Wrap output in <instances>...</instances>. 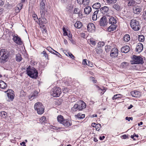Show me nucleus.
I'll return each mask as SVG.
<instances>
[{
    "label": "nucleus",
    "instance_id": "nucleus-1",
    "mask_svg": "<svg viewBox=\"0 0 146 146\" xmlns=\"http://www.w3.org/2000/svg\"><path fill=\"white\" fill-rule=\"evenodd\" d=\"M9 56V52L7 50H0V62L4 63L7 61Z\"/></svg>",
    "mask_w": 146,
    "mask_h": 146
},
{
    "label": "nucleus",
    "instance_id": "nucleus-2",
    "mask_svg": "<svg viewBox=\"0 0 146 146\" xmlns=\"http://www.w3.org/2000/svg\"><path fill=\"white\" fill-rule=\"evenodd\" d=\"M27 75L33 78H36L38 76V73L36 70L33 67L29 66L27 69Z\"/></svg>",
    "mask_w": 146,
    "mask_h": 146
},
{
    "label": "nucleus",
    "instance_id": "nucleus-3",
    "mask_svg": "<svg viewBox=\"0 0 146 146\" xmlns=\"http://www.w3.org/2000/svg\"><path fill=\"white\" fill-rule=\"evenodd\" d=\"M86 105L85 103L82 101L80 100L77 104H75L72 108L71 110L73 112L80 111L86 108Z\"/></svg>",
    "mask_w": 146,
    "mask_h": 146
},
{
    "label": "nucleus",
    "instance_id": "nucleus-4",
    "mask_svg": "<svg viewBox=\"0 0 146 146\" xmlns=\"http://www.w3.org/2000/svg\"><path fill=\"white\" fill-rule=\"evenodd\" d=\"M35 109L36 110L38 114H41L44 111V108L41 103L38 102L36 103L34 106Z\"/></svg>",
    "mask_w": 146,
    "mask_h": 146
},
{
    "label": "nucleus",
    "instance_id": "nucleus-5",
    "mask_svg": "<svg viewBox=\"0 0 146 146\" xmlns=\"http://www.w3.org/2000/svg\"><path fill=\"white\" fill-rule=\"evenodd\" d=\"M41 17L38 19L39 24L40 27L44 26V24L47 23V21L46 19V15L47 13H40Z\"/></svg>",
    "mask_w": 146,
    "mask_h": 146
},
{
    "label": "nucleus",
    "instance_id": "nucleus-6",
    "mask_svg": "<svg viewBox=\"0 0 146 146\" xmlns=\"http://www.w3.org/2000/svg\"><path fill=\"white\" fill-rule=\"evenodd\" d=\"M61 93L60 88L58 87L53 88L51 91L52 95L55 97L59 96Z\"/></svg>",
    "mask_w": 146,
    "mask_h": 146
},
{
    "label": "nucleus",
    "instance_id": "nucleus-7",
    "mask_svg": "<svg viewBox=\"0 0 146 146\" xmlns=\"http://www.w3.org/2000/svg\"><path fill=\"white\" fill-rule=\"evenodd\" d=\"M46 0H41L40 4V13H46L47 12V7L46 5Z\"/></svg>",
    "mask_w": 146,
    "mask_h": 146
},
{
    "label": "nucleus",
    "instance_id": "nucleus-8",
    "mask_svg": "<svg viewBox=\"0 0 146 146\" xmlns=\"http://www.w3.org/2000/svg\"><path fill=\"white\" fill-rule=\"evenodd\" d=\"M5 92L7 93V96L9 98V100L8 101H12L14 98V91L12 89H9L5 91Z\"/></svg>",
    "mask_w": 146,
    "mask_h": 146
},
{
    "label": "nucleus",
    "instance_id": "nucleus-9",
    "mask_svg": "<svg viewBox=\"0 0 146 146\" xmlns=\"http://www.w3.org/2000/svg\"><path fill=\"white\" fill-rule=\"evenodd\" d=\"M118 50L116 48H114L111 50L110 55L112 58L117 57L118 56Z\"/></svg>",
    "mask_w": 146,
    "mask_h": 146
},
{
    "label": "nucleus",
    "instance_id": "nucleus-10",
    "mask_svg": "<svg viewBox=\"0 0 146 146\" xmlns=\"http://www.w3.org/2000/svg\"><path fill=\"white\" fill-rule=\"evenodd\" d=\"M87 29L88 31L93 32L95 31V27L93 23H89L87 25Z\"/></svg>",
    "mask_w": 146,
    "mask_h": 146
},
{
    "label": "nucleus",
    "instance_id": "nucleus-11",
    "mask_svg": "<svg viewBox=\"0 0 146 146\" xmlns=\"http://www.w3.org/2000/svg\"><path fill=\"white\" fill-rule=\"evenodd\" d=\"M108 23V20L105 16L102 17L100 20V24L101 26H106Z\"/></svg>",
    "mask_w": 146,
    "mask_h": 146
},
{
    "label": "nucleus",
    "instance_id": "nucleus-12",
    "mask_svg": "<svg viewBox=\"0 0 146 146\" xmlns=\"http://www.w3.org/2000/svg\"><path fill=\"white\" fill-rule=\"evenodd\" d=\"M14 35L13 36V39L14 42L17 44L19 45H21L22 44V42L20 37L18 36V35Z\"/></svg>",
    "mask_w": 146,
    "mask_h": 146
},
{
    "label": "nucleus",
    "instance_id": "nucleus-13",
    "mask_svg": "<svg viewBox=\"0 0 146 146\" xmlns=\"http://www.w3.org/2000/svg\"><path fill=\"white\" fill-rule=\"evenodd\" d=\"M136 24V19H133L131 20L130 25L132 29L135 31H137V28L136 26L137 25Z\"/></svg>",
    "mask_w": 146,
    "mask_h": 146
},
{
    "label": "nucleus",
    "instance_id": "nucleus-14",
    "mask_svg": "<svg viewBox=\"0 0 146 146\" xmlns=\"http://www.w3.org/2000/svg\"><path fill=\"white\" fill-rule=\"evenodd\" d=\"M130 49L129 46L128 45H125L121 48V50L122 52L127 53L129 51Z\"/></svg>",
    "mask_w": 146,
    "mask_h": 146
},
{
    "label": "nucleus",
    "instance_id": "nucleus-15",
    "mask_svg": "<svg viewBox=\"0 0 146 146\" xmlns=\"http://www.w3.org/2000/svg\"><path fill=\"white\" fill-rule=\"evenodd\" d=\"M109 17L108 18L109 23L111 24H115L117 22L116 18L112 16L110 17Z\"/></svg>",
    "mask_w": 146,
    "mask_h": 146
},
{
    "label": "nucleus",
    "instance_id": "nucleus-16",
    "mask_svg": "<svg viewBox=\"0 0 146 146\" xmlns=\"http://www.w3.org/2000/svg\"><path fill=\"white\" fill-rule=\"evenodd\" d=\"M145 58L142 56H137V64H143Z\"/></svg>",
    "mask_w": 146,
    "mask_h": 146
},
{
    "label": "nucleus",
    "instance_id": "nucleus-17",
    "mask_svg": "<svg viewBox=\"0 0 146 146\" xmlns=\"http://www.w3.org/2000/svg\"><path fill=\"white\" fill-rule=\"evenodd\" d=\"M109 7L106 6L102 7L100 9L101 12L103 14H106V15L107 13H108V12L109 11Z\"/></svg>",
    "mask_w": 146,
    "mask_h": 146
},
{
    "label": "nucleus",
    "instance_id": "nucleus-18",
    "mask_svg": "<svg viewBox=\"0 0 146 146\" xmlns=\"http://www.w3.org/2000/svg\"><path fill=\"white\" fill-rule=\"evenodd\" d=\"M65 126L68 127L72 125L71 121L69 120L66 119H64L62 123Z\"/></svg>",
    "mask_w": 146,
    "mask_h": 146
},
{
    "label": "nucleus",
    "instance_id": "nucleus-19",
    "mask_svg": "<svg viewBox=\"0 0 146 146\" xmlns=\"http://www.w3.org/2000/svg\"><path fill=\"white\" fill-rule=\"evenodd\" d=\"M117 27V26L116 24H111L108 28V31L109 32H111L115 30Z\"/></svg>",
    "mask_w": 146,
    "mask_h": 146
},
{
    "label": "nucleus",
    "instance_id": "nucleus-20",
    "mask_svg": "<svg viewBox=\"0 0 146 146\" xmlns=\"http://www.w3.org/2000/svg\"><path fill=\"white\" fill-rule=\"evenodd\" d=\"M143 49V44L140 43H137V52L139 53L141 52Z\"/></svg>",
    "mask_w": 146,
    "mask_h": 146
},
{
    "label": "nucleus",
    "instance_id": "nucleus-21",
    "mask_svg": "<svg viewBox=\"0 0 146 146\" xmlns=\"http://www.w3.org/2000/svg\"><path fill=\"white\" fill-rule=\"evenodd\" d=\"M74 14H77L80 17L81 16H82V11H80L79 9L78 8H76L74 9Z\"/></svg>",
    "mask_w": 146,
    "mask_h": 146
},
{
    "label": "nucleus",
    "instance_id": "nucleus-22",
    "mask_svg": "<svg viewBox=\"0 0 146 146\" xmlns=\"http://www.w3.org/2000/svg\"><path fill=\"white\" fill-rule=\"evenodd\" d=\"M132 60L131 61V63L133 64H137V56L133 55L132 58Z\"/></svg>",
    "mask_w": 146,
    "mask_h": 146
},
{
    "label": "nucleus",
    "instance_id": "nucleus-23",
    "mask_svg": "<svg viewBox=\"0 0 146 146\" xmlns=\"http://www.w3.org/2000/svg\"><path fill=\"white\" fill-rule=\"evenodd\" d=\"M113 7L117 11H119L121 9V6L120 5L117 3L113 5Z\"/></svg>",
    "mask_w": 146,
    "mask_h": 146
},
{
    "label": "nucleus",
    "instance_id": "nucleus-24",
    "mask_svg": "<svg viewBox=\"0 0 146 146\" xmlns=\"http://www.w3.org/2000/svg\"><path fill=\"white\" fill-rule=\"evenodd\" d=\"M38 94V92L37 91H35L29 97V99L31 100H32L36 97Z\"/></svg>",
    "mask_w": 146,
    "mask_h": 146
},
{
    "label": "nucleus",
    "instance_id": "nucleus-25",
    "mask_svg": "<svg viewBox=\"0 0 146 146\" xmlns=\"http://www.w3.org/2000/svg\"><path fill=\"white\" fill-rule=\"evenodd\" d=\"M7 85L2 80H0V88L2 89H5L7 87Z\"/></svg>",
    "mask_w": 146,
    "mask_h": 146
},
{
    "label": "nucleus",
    "instance_id": "nucleus-26",
    "mask_svg": "<svg viewBox=\"0 0 146 146\" xmlns=\"http://www.w3.org/2000/svg\"><path fill=\"white\" fill-rule=\"evenodd\" d=\"M92 10L90 6L86 7L84 9L85 13L86 14H89Z\"/></svg>",
    "mask_w": 146,
    "mask_h": 146
},
{
    "label": "nucleus",
    "instance_id": "nucleus-27",
    "mask_svg": "<svg viewBox=\"0 0 146 146\" xmlns=\"http://www.w3.org/2000/svg\"><path fill=\"white\" fill-rule=\"evenodd\" d=\"M82 26V23L80 22L79 21L76 22L74 25L75 27L77 29L80 28Z\"/></svg>",
    "mask_w": 146,
    "mask_h": 146
},
{
    "label": "nucleus",
    "instance_id": "nucleus-28",
    "mask_svg": "<svg viewBox=\"0 0 146 146\" xmlns=\"http://www.w3.org/2000/svg\"><path fill=\"white\" fill-rule=\"evenodd\" d=\"M130 40V36L128 34H126L123 36V40L125 42H128Z\"/></svg>",
    "mask_w": 146,
    "mask_h": 146
},
{
    "label": "nucleus",
    "instance_id": "nucleus-29",
    "mask_svg": "<svg viewBox=\"0 0 146 146\" xmlns=\"http://www.w3.org/2000/svg\"><path fill=\"white\" fill-rule=\"evenodd\" d=\"M16 60L18 62L21 61L23 59L21 54L19 53L17 54L16 55Z\"/></svg>",
    "mask_w": 146,
    "mask_h": 146
},
{
    "label": "nucleus",
    "instance_id": "nucleus-30",
    "mask_svg": "<svg viewBox=\"0 0 146 146\" xmlns=\"http://www.w3.org/2000/svg\"><path fill=\"white\" fill-rule=\"evenodd\" d=\"M99 11V10L95 11L92 16V19L93 21H96L97 19V14Z\"/></svg>",
    "mask_w": 146,
    "mask_h": 146
},
{
    "label": "nucleus",
    "instance_id": "nucleus-31",
    "mask_svg": "<svg viewBox=\"0 0 146 146\" xmlns=\"http://www.w3.org/2000/svg\"><path fill=\"white\" fill-rule=\"evenodd\" d=\"M101 7L100 4L99 3H96L93 5L92 7L94 9H98Z\"/></svg>",
    "mask_w": 146,
    "mask_h": 146
},
{
    "label": "nucleus",
    "instance_id": "nucleus-32",
    "mask_svg": "<svg viewBox=\"0 0 146 146\" xmlns=\"http://www.w3.org/2000/svg\"><path fill=\"white\" fill-rule=\"evenodd\" d=\"M57 119L59 122L62 124L63 121L64 119L63 117L61 115H59L57 117Z\"/></svg>",
    "mask_w": 146,
    "mask_h": 146
},
{
    "label": "nucleus",
    "instance_id": "nucleus-33",
    "mask_svg": "<svg viewBox=\"0 0 146 146\" xmlns=\"http://www.w3.org/2000/svg\"><path fill=\"white\" fill-rule=\"evenodd\" d=\"M66 36H67L69 38V40L70 41L71 43L73 44H75V42L74 41L72 38V35L71 33H69V34L67 33V35H66Z\"/></svg>",
    "mask_w": 146,
    "mask_h": 146
},
{
    "label": "nucleus",
    "instance_id": "nucleus-34",
    "mask_svg": "<svg viewBox=\"0 0 146 146\" xmlns=\"http://www.w3.org/2000/svg\"><path fill=\"white\" fill-rule=\"evenodd\" d=\"M129 64L128 62H124L121 63L120 66L122 68H125L129 66Z\"/></svg>",
    "mask_w": 146,
    "mask_h": 146
},
{
    "label": "nucleus",
    "instance_id": "nucleus-35",
    "mask_svg": "<svg viewBox=\"0 0 146 146\" xmlns=\"http://www.w3.org/2000/svg\"><path fill=\"white\" fill-rule=\"evenodd\" d=\"M0 116L3 118H6L7 116V113L4 111H1L0 113Z\"/></svg>",
    "mask_w": 146,
    "mask_h": 146
},
{
    "label": "nucleus",
    "instance_id": "nucleus-36",
    "mask_svg": "<svg viewBox=\"0 0 146 146\" xmlns=\"http://www.w3.org/2000/svg\"><path fill=\"white\" fill-rule=\"evenodd\" d=\"M138 40L139 42H143L144 41V36L143 35H138Z\"/></svg>",
    "mask_w": 146,
    "mask_h": 146
},
{
    "label": "nucleus",
    "instance_id": "nucleus-37",
    "mask_svg": "<svg viewBox=\"0 0 146 146\" xmlns=\"http://www.w3.org/2000/svg\"><path fill=\"white\" fill-rule=\"evenodd\" d=\"M127 3L128 6H131L134 4L135 2L133 0H129Z\"/></svg>",
    "mask_w": 146,
    "mask_h": 146
},
{
    "label": "nucleus",
    "instance_id": "nucleus-38",
    "mask_svg": "<svg viewBox=\"0 0 146 146\" xmlns=\"http://www.w3.org/2000/svg\"><path fill=\"white\" fill-rule=\"evenodd\" d=\"M40 121L42 123H45L46 121V117L45 116L41 117L40 120Z\"/></svg>",
    "mask_w": 146,
    "mask_h": 146
},
{
    "label": "nucleus",
    "instance_id": "nucleus-39",
    "mask_svg": "<svg viewBox=\"0 0 146 146\" xmlns=\"http://www.w3.org/2000/svg\"><path fill=\"white\" fill-rule=\"evenodd\" d=\"M117 0H107V2L108 4H111L115 3Z\"/></svg>",
    "mask_w": 146,
    "mask_h": 146
},
{
    "label": "nucleus",
    "instance_id": "nucleus-40",
    "mask_svg": "<svg viewBox=\"0 0 146 146\" xmlns=\"http://www.w3.org/2000/svg\"><path fill=\"white\" fill-rule=\"evenodd\" d=\"M121 95L120 94H117L114 95L113 97H112V99L113 100H114L115 99H116L118 98H119L120 97V96H121Z\"/></svg>",
    "mask_w": 146,
    "mask_h": 146
},
{
    "label": "nucleus",
    "instance_id": "nucleus-41",
    "mask_svg": "<svg viewBox=\"0 0 146 146\" xmlns=\"http://www.w3.org/2000/svg\"><path fill=\"white\" fill-rule=\"evenodd\" d=\"M101 127V125L99 123L96 124L95 125V127L96 128V130L97 131H99L100 130V128Z\"/></svg>",
    "mask_w": 146,
    "mask_h": 146
},
{
    "label": "nucleus",
    "instance_id": "nucleus-42",
    "mask_svg": "<svg viewBox=\"0 0 146 146\" xmlns=\"http://www.w3.org/2000/svg\"><path fill=\"white\" fill-rule=\"evenodd\" d=\"M142 7H140L139 6L137 5V14H138V12L140 13L142 11Z\"/></svg>",
    "mask_w": 146,
    "mask_h": 146
},
{
    "label": "nucleus",
    "instance_id": "nucleus-43",
    "mask_svg": "<svg viewBox=\"0 0 146 146\" xmlns=\"http://www.w3.org/2000/svg\"><path fill=\"white\" fill-rule=\"evenodd\" d=\"M111 46H107L105 47L106 51V52H109L111 49Z\"/></svg>",
    "mask_w": 146,
    "mask_h": 146
},
{
    "label": "nucleus",
    "instance_id": "nucleus-44",
    "mask_svg": "<svg viewBox=\"0 0 146 146\" xmlns=\"http://www.w3.org/2000/svg\"><path fill=\"white\" fill-rule=\"evenodd\" d=\"M133 13L135 14H137V6L135 5L133 7Z\"/></svg>",
    "mask_w": 146,
    "mask_h": 146
},
{
    "label": "nucleus",
    "instance_id": "nucleus-45",
    "mask_svg": "<svg viewBox=\"0 0 146 146\" xmlns=\"http://www.w3.org/2000/svg\"><path fill=\"white\" fill-rule=\"evenodd\" d=\"M99 46L100 47H102L104 46L105 45V43L103 42H99L98 43Z\"/></svg>",
    "mask_w": 146,
    "mask_h": 146
},
{
    "label": "nucleus",
    "instance_id": "nucleus-46",
    "mask_svg": "<svg viewBox=\"0 0 146 146\" xmlns=\"http://www.w3.org/2000/svg\"><path fill=\"white\" fill-rule=\"evenodd\" d=\"M46 49L50 52L55 54V53L54 52H52L53 50H54L51 47H47V48Z\"/></svg>",
    "mask_w": 146,
    "mask_h": 146
},
{
    "label": "nucleus",
    "instance_id": "nucleus-47",
    "mask_svg": "<svg viewBox=\"0 0 146 146\" xmlns=\"http://www.w3.org/2000/svg\"><path fill=\"white\" fill-rule=\"evenodd\" d=\"M20 10L21 9L19 7H17L15 8V10L16 13H18L20 11Z\"/></svg>",
    "mask_w": 146,
    "mask_h": 146
},
{
    "label": "nucleus",
    "instance_id": "nucleus-48",
    "mask_svg": "<svg viewBox=\"0 0 146 146\" xmlns=\"http://www.w3.org/2000/svg\"><path fill=\"white\" fill-rule=\"evenodd\" d=\"M89 2V0H84L83 3L84 5H88Z\"/></svg>",
    "mask_w": 146,
    "mask_h": 146
},
{
    "label": "nucleus",
    "instance_id": "nucleus-49",
    "mask_svg": "<svg viewBox=\"0 0 146 146\" xmlns=\"http://www.w3.org/2000/svg\"><path fill=\"white\" fill-rule=\"evenodd\" d=\"M97 88L98 89V90H101L103 92V93H102V94H104V93L106 91V90L104 88L103 89H101L98 86H96Z\"/></svg>",
    "mask_w": 146,
    "mask_h": 146
},
{
    "label": "nucleus",
    "instance_id": "nucleus-50",
    "mask_svg": "<svg viewBox=\"0 0 146 146\" xmlns=\"http://www.w3.org/2000/svg\"><path fill=\"white\" fill-rule=\"evenodd\" d=\"M63 30L64 32L63 35L64 36H66V35H67V33H68L66 31L65 29L63 27Z\"/></svg>",
    "mask_w": 146,
    "mask_h": 146
},
{
    "label": "nucleus",
    "instance_id": "nucleus-51",
    "mask_svg": "<svg viewBox=\"0 0 146 146\" xmlns=\"http://www.w3.org/2000/svg\"><path fill=\"white\" fill-rule=\"evenodd\" d=\"M96 52L98 54H100L102 52V50L101 49H97Z\"/></svg>",
    "mask_w": 146,
    "mask_h": 146
},
{
    "label": "nucleus",
    "instance_id": "nucleus-52",
    "mask_svg": "<svg viewBox=\"0 0 146 146\" xmlns=\"http://www.w3.org/2000/svg\"><path fill=\"white\" fill-rule=\"evenodd\" d=\"M86 59H84L83 60V62H82V63H83V64H84V65H85V64H86V65H87L89 66H90V65L89 64H87V61H86Z\"/></svg>",
    "mask_w": 146,
    "mask_h": 146
},
{
    "label": "nucleus",
    "instance_id": "nucleus-53",
    "mask_svg": "<svg viewBox=\"0 0 146 146\" xmlns=\"http://www.w3.org/2000/svg\"><path fill=\"white\" fill-rule=\"evenodd\" d=\"M131 94L133 96L135 97H136V94H135V91H132L131 92Z\"/></svg>",
    "mask_w": 146,
    "mask_h": 146
},
{
    "label": "nucleus",
    "instance_id": "nucleus-54",
    "mask_svg": "<svg viewBox=\"0 0 146 146\" xmlns=\"http://www.w3.org/2000/svg\"><path fill=\"white\" fill-rule=\"evenodd\" d=\"M81 36L83 38H85L86 37V35L85 33H81L80 34Z\"/></svg>",
    "mask_w": 146,
    "mask_h": 146
},
{
    "label": "nucleus",
    "instance_id": "nucleus-55",
    "mask_svg": "<svg viewBox=\"0 0 146 146\" xmlns=\"http://www.w3.org/2000/svg\"><path fill=\"white\" fill-rule=\"evenodd\" d=\"M90 43L93 45H95L96 44V42L94 40H90Z\"/></svg>",
    "mask_w": 146,
    "mask_h": 146
},
{
    "label": "nucleus",
    "instance_id": "nucleus-56",
    "mask_svg": "<svg viewBox=\"0 0 146 146\" xmlns=\"http://www.w3.org/2000/svg\"><path fill=\"white\" fill-rule=\"evenodd\" d=\"M23 6V4L22 3H21L18 4L17 5V7H19V8L21 9L22 8V6Z\"/></svg>",
    "mask_w": 146,
    "mask_h": 146
},
{
    "label": "nucleus",
    "instance_id": "nucleus-57",
    "mask_svg": "<svg viewBox=\"0 0 146 146\" xmlns=\"http://www.w3.org/2000/svg\"><path fill=\"white\" fill-rule=\"evenodd\" d=\"M84 0H77V2L80 4H82L83 3Z\"/></svg>",
    "mask_w": 146,
    "mask_h": 146
},
{
    "label": "nucleus",
    "instance_id": "nucleus-58",
    "mask_svg": "<svg viewBox=\"0 0 146 146\" xmlns=\"http://www.w3.org/2000/svg\"><path fill=\"white\" fill-rule=\"evenodd\" d=\"M68 54L69 55V56L70 57V58L72 59H73L74 58V56L72 53H68Z\"/></svg>",
    "mask_w": 146,
    "mask_h": 146
},
{
    "label": "nucleus",
    "instance_id": "nucleus-59",
    "mask_svg": "<svg viewBox=\"0 0 146 146\" xmlns=\"http://www.w3.org/2000/svg\"><path fill=\"white\" fill-rule=\"evenodd\" d=\"M135 136L136 137H137V135H136L135 133H134L133 135H131V138L132 139H133V140H136V139L134 138Z\"/></svg>",
    "mask_w": 146,
    "mask_h": 146
},
{
    "label": "nucleus",
    "instance_id": "nucleus-60",
    "mask_svg": "<svg viewBox=\"0 0 146 146\" xmlns=\"http://www.w3.org/2000/svg\"><path fill=\"white\" fill-rule=\"evenodd\" d=\"M125 119L128 120V121H129L130 120H132L133 119V118L132 117H125Z\"/></svg>",
    "mask_w": 146,
    "mask_h": 146
},
{
    "label": "nucleus",
    "instance_id": "nucleus-61",
    "mask_svg": "<svg viewBox=\"0 0 146 146\" xmlns=\"http://www.w3.org/2000/svg\"><path fill=\"white\" fill-rule=\"evenodd\" d=\"M32 16L34 18V20H35L36 19V18L37 19H38L37 15L35 14H33Z\"/></svg>",
    "mask_w": 146,
    "mask_h": 146
},
{
    "label": "nucleus",
    "instance_id": "nucleus-62",
    "mask_svg": "<svg viewBox=\"0 0 146 146\" xmlns=\"http://www.w3.org/2000/svg\"><path fill=\"white\" fill-rule=\"evenodd\" d=\"M4 4V2L2 0H0V6H2Z\"/></svg>",
    "mask_w": 146,
    "mask_h": 146
},
{
    "label": "nucleus",
    "instance_id": "nucleus-63",
    "mask_svg": "<svg viewBox=\"0 0 146 146\" xmlns=\"http://www.w3.org/2000/svg\"><path fill=\"white\" fill-rule=\"evenodd\" d=\"M122 137L124 139H125L128 138V136L126 135H124L122 136Z\"/></svg>",
    "mask_w": 146,
    "mask_h": 146
},
{
    "label": "nucleus",
    "instance_id": "nucleus-64",
    "mask_svg": "<svg viewBox=\"0 0 146 146\" xmlns=\"http://www.w3.org/2000/svg\"><path fill=\"white\" fill-rule=\"evenodd\" d=\"M20 145H22L23 146H26L25 143L24 141L21 143Z\"/></svg>",
    "mask_w": 146,
    "mask_h": 146
}]
</instances>
